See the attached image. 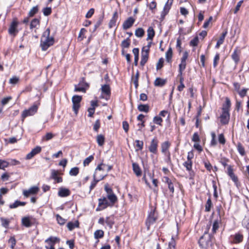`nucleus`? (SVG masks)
I'll use <instances>...</instances> for the list:
<instances>
[{
  "mask_svg": "<svg viewBox=\"0 0 249 249\" xmlns=\"http://www.w3.org/2000/svg\"><path fill=\"white\" fill-rule=\"evenodd\" d=\"M165 156L167 157L166 159L165 160V162L169 165L172 166L173 163L171 161L170 153H167Z\"/></svg>",
  "mask_w": 249,
  "mask_h": 249,
  "instance_id": "774afa93",
  "label": "nucleus"
},
{
  "mask_svg": "<svg viewBox=\"0 0 249 249\" xmlns=\"http://www.w3.org/2000/svg\"><path fill=\"white\" fill-rule=\"evenodd\" d=\"M145 48H146V47H143L142 48V55L140 64L142 66H143L147 62L149 56V52H148L147 51H144Z\"/></svg>",
  "mask_w": 249,
  "mask_h": 249,
  "instance_id": "dca6fc26",
  "label": "nucleus"
},
{
  "mask_svg": "<svg viewBox=\"0 0 249 249\" xmlns=\"http://www.w3.org/2000/svg\"><path fill=\"white\" fill-rule=\"evenodd\" d=\"M173 52L172 50L171 47H170L165 53V57L166 60L167 62L170 63L171 62V60L172 58Z\"/></svg>",
  "mask_w": 249,
  "mask_h": 249,
  "instance_id": "2f4dec72",
  "label": "nucleus"
},
{
  "mask_svg": "<svg viewBox=\"0 0 249 249\" xmlns=\"http://www.w3.org/2000/svg\"><path fill=\"white\" fill-rule=\"evenodd\" d=\"M183 165L186 168V169L188 172H190L192 170V161L186 160L183 163Z\"/></svg>",
  "mask_w": 249,
  "mask_h": 249,
  "instance_id": "4c0bfd02",
  "label": "nucleus"
},
{
  "mask_svg": "<svg viewBox=\"0 0 249 249\" xmlns=\"http://www.w3.org/2000/svg\"><path fill=\"white\" fill-rule=\"evenodd\" d=\"M18 22L16 19H14L11 23L10 27L8 29V33L10 35H12L14 36H16L18 31L17 29L18 26Z\"/></svg>",
  "mask_w": 249,
  "mask_h": 249,
  "instance_id": "0eeeda50",
  "label": "nucleus"
},
{
  "mask_svg": "<svg viewBox=\"0 0 249 249\" xmlns=\"http://www.w3.org/2000/svg\"><path fill=\"white\" fill-rule=\"evenodd\" d=\"M173 1H171V0H168L167 2L165 3L163 11L162 12L161 15L164 16L166 15L169 11L170 10L171 7L172 5Z\"/></svg>",
  "mask_w": 249,
  "mask_h": 249,
  "instance_id": "393cba45",
  "label": "nucleus"
},
{
  "mask_svg": "<svg viewBox=\"0 0 249 249\" xmlns=\"http://www.w3.org/2000/svg\"><path fill=\"white\" fill-rule=\"evenodd\" d=\"M213 206V204L211 201V199L210 197H209L205 204V211L207 212H209L211 211V209L212 207Z\"/></svg>",
  "mask_w": 249,
  "mask_h": 249,
  "instance_id": "a19ab883",
  "label": "nucleus"
},
{
  "mask_svg": "<svg viewBox=\"0 0 249 249\" xmlns=\"http://www.w3.org/2000/svg\"><path fill=\"white\" fill-rule=\"evenodd\" d=\"M166 83V80L160 78H157L154 81V85L156 87H162Z\"/></svg>",
  "mask_w": 249,
  "mask_h": 249,
  "instance_id": "c756f323",
  "label": "nucleus"
},
{
  "mask_svg": "<svg viewBox=\"0 0 249 249\" xmlns=\"http://www.w3.org/2000/svg\"><path fill=\"white\" fill-rule=\"evenodd\" d=\"M106 176H103L100 178H98L97 176H96V174H94L93 175V180L91 182L90 185L89 186V190L90 191L92 190L94 187L96 186L97 183L100 180L104 179V178Z\"/></svg>",
  "mask_w": 249,
  "mask_h": 249,
  "instance_id": "aec40b11",
  "label": "nucleus"
},
{
  "mask_svg": "<svg viewBox=\"0 0 249 249\" xmlns=\"http://www.w3.org/2000/svg\"><path fill=\"white\" fill-rule=\"evenodd\" d=\"M105 137L104 135L100 134L97 136V142L98 144L101 146H103L105 143Z\"/></svg>",
  "mask_w": 249,
  "mask_h": 249,
  "instance_id": "c9c22d12",
  "label": "nucleus"
},
{
  "mask_svg": "<svg viewBox=\"0 0 249 249\" xmlns=\"http://www.w3.org/2000/svg\"><path fill=\"white\" fill-rule=\"evenodd\" d=\"M186 66V62L181 61L180 64L179 65L178 72L179 75H182L183 71L185 69Z\"/></svg>",
  "mask_w": 249,
  "mask_h": 249,
  "instance_id": "37998d69",
  "label": "nucleus"
},
{
  "mask_svg": "<svg viewBox=\"0 0 249 249\" xmlns=\"http://www.w3.org/2000/svg\"><path fill=\"white\" fill-rule=\"evenodd\" d=\"M135 35L137 37H142L144 35V31L142 28H138L136 30Z\"/></svg>",
  "mask_w": 249,
  "mask_h": 249,
  "instance_id": "ea45409f",
  "label": "nucleus"
},
{
  "mask_svg": "<svg viewBox=\"0 0 249 249\" xmlns=\"http://www.w3.org/2000/svg\"><path fill=\"white\" fill-rule=\"evenodd\" d=\"M138 109L140 111L148 112L149 110V106L148 105L141 104L138 106Z\"/></svg>",
  "mask_w": 249,
  "mask_h": 249,
  "instance_id": "473e14b6",
  "label": "nucleus"
},
{
  "mask_svg": "<svg viewBox=\"0 0 249 249\" xmlns=\"http://www.w3.org/2000/svg\"><path fill=\"white\" fill-rule=\"evenodd\" d=\"M9 166L8 161L0 159V169L5 170V168Z\"/></svg>",
  "mask_w": 249,
  "mask_h": 249,
  "instance_id": "a18cd8bd",
  "label": "nucleus"
},
{
  "mask_svg": "<svg viewBox=\"0 0 249 249\" xmlns=\"http://www.w3.org/2000/svg\"><path fill=\"white\" fill-rule=\"evenodd\" d=\"M198 38L197 36H196L190 41V45L192 46H196L198 43Z\"/></svg>",
  "mask_w": 249,
  "mask_h": 249,
  "instance_id": "680f3d73",
  "label": "nucleus"
},
{
  "mask_svg": "<svg viewBox=\"0 0 249 249\" xmlns=\"http://www.w3.org/2000/svg\"><path fill=\"white\" fill-rule=\"evenodd\" d=\"M171 145V143L168 141H165L161 144V152L166 155V154L170 153L169 148Z\"/></svg>",
  "mask_w": 249,
  "mask_h": 249,
  "instance_id": "4be33fe9",
  "label": "nucleus"
},
{
  "mask_svg": "<svg viewBox=\"0 0 249 249\" xmlns=\"http://www.w3.org/2000/svg\"><path fill=\"white\" fill-rule=\"evenodd\" d=\"M153 121L154 124L161 126L163 120L160 116H156L154 117Z\"/></svg>",
  "mask_w": 249,
  "mask_h": 249,
  "instance_id": "49530a36",
  "label": "nucleus"
},
{
  "mask_svg": "<svg viewBox=\"0 0 249 249\" xmlns=\"http://www.w3.org/2000/svg\"><path fill=\"white\" fill-rule=\"evenodd\" d=\"M82 96L75 95L72 97V109L74 113L77 114L80 107V103L82 100Z\"/></svg>",
  "mask_w": 249,
  "mask_h": 249,
  "instance_id": "39448f33",
  "label": "nucleus"
},
{
  "mask_svg": "<svg viewBox=\"0 0 249 249\" xmlns=\"http://www.w3.org/2000/svg\"><path fill=\"white\" fill-rule=\"evenodd\" d=\"M89 87V85L83 79L78 85H75L74 91L75 92H86V89Z\"/></svg>",
  "mask_w": 249,
  "mask_h": 249,
  "instance_id": "9d476101",
  "label": "nucleus"
},
{
  "mask_svg": "<svg viewBox=\"0 0 249 249\" xmlns=\"http://www.w3.org/2000/svg\"><path fill=\"white\" fill-rule=\"evenodd\" d=\"M104 232L101 230H98L96 231L94 233V238L96 239L102 238L104 237Z\"/></svg>",
  "mask_w": 249,
  "mask_h": 249,
  "instance_id": "e433bc0d",
  "label": "nucleus"
},
{
  "mask_svg": "<svg viewBox=\"0 0 249 249\" xmlns=\"http://www.w3.org/2000/svg\"><path fill=\"white\" fill-rule=\"evenodd\" d=\"M176 241L174 238V237L172 236L171 241L169 242L167 249H176Z\"/></svg>",
  "mask_w": 249,
  "mask_h": 249,
  "instance_id": "8fccbe9b",
  "label": "nucleus"
},
{
  "mask_svg": "<svg viewBox=\"0 0 249 249\" xmlns=\"http://www.w3.org/2000/svg\"><path fill=\"white\" fill-rule=\"evenodd\" d=\"M135 142L136 143V146L138 148V149L142 150L143 148V142L142 141L136 140Z\"/></svg>",
  "mask_w": 249,
  "mask_h": 249,
  "instance_id": "e2e57ef3",
  "label": "nucleus"
},
{
  "mask_svg": "<svg viewBox=\"0 0 249 249\" xmlns=\"http://www.w3.org/2000/svg\"><path fill=\"white\" fill-rule=\"evenodd\" d=\"M39 188L37 186H32L28 190H24L23 191V195L26 197H28L30 195H36L39 192Z\"/></svg>",
  "mask_w": 249,
  "mask_h": 249,
  "instance_id": "9b49d317",
  "label": "nucleus"
},
{
  "mask_svg": "<svg viewBox=\"0 0 249 249\" xmlns=\"http://www.w3.org/2000/svg\"><path fill=\"white\" fill-rule=\"evenodd\" d=\"M231 102L228 97L225 98V102L222 105V111L229 112L231 107Z\"/></svg>",
  "mask_w": 249,
  "mask_h": 249,
  "instance_id": "5701e85b",
  "label": "nucleus"
},
{
  "mask_svg": "<svg viewBox=\"0 0 249 249\" xmlns=\"http://www.w3.org/2000/svg\"><path fill=\"white\" fill-rule=\"evenodd\" d=\"M0 220L1 223V225L5 228H8L10 223V220L8 219L5 218L4 217L0 218Z\"/></svg>",
  "mask_w": 249,
  "mask_h": 249,
  "instance_id": "58836bf2",
  "label": "nucleus"
},
{
  "mask_svg": "<svg viewBox=\"0 0 249 249\" xmlns=\"http://www.w3.org/2000/svg\"><path fill=\"white\" fill-rule=\"evenodd\" d=\"M227 32L223 33L219 39L217 40L216 44L215 45V48L218 49L220 46L223 44L224 40L225 39V36L227 35Z\"/></svg>",
  "mask_w": 249,
  "mask_h": 249,
  "instance_id": "7c9ffc66",
  "label": "nucleus"
},
{
  "mask_svg": "<svg viewBox=\"0 0 249 249\" xmlns=\"http://www.w3.org/2000/svg\"><path fill=\"white\" fill-rule=\"evenodd\" d=\"M130 45V41L129 37L127 38L126 39L124 40L121 43V46L123 48H127L129 47Z\"/></svg>",
  "mask_w": 249,
  "mask_h": 249,
  "instance_id": "09e8293b",
  "label": "nucleus"
},
{
  "mask_svg": "<svg viewBox=\"0 0 249 249\" xmlns=\"http://www.w3.org/2000/svg\"><path fill=\"white\" fill-rule=\"evenodd\" d=\"M58 171L55 170H52L51 178L54 179L55 181V183H60L63 181V179L61 177H58Z\"/></svg>",
  "mask_w": 249,
  "mask_h": 249,
  "instance_id": "412c9836",
  "label": "nucleus"
},
{
  "mask_svg": "<svg viewBox=\"0 0 249 249\" xmlns=\"http://www.w3.org/2000/svg\"><path fill=\"white\" fill-rule=\"evenodd\" d=\"M105 190L107 194V196L109 200H111V202L114 201V200H118L117 196L114 193L112 189L109 187L107 184L105 186Z\"/></svg>",
  "mask_w": 249,
  "mask_h": 249,
  "instance_id": "423d86ee",
  "label": "nucleus"
},
{
  "mask_svg": "<svg viewBox=\"0 0 249 249\" xmlns=\"http://www.w3.org/2000/svg\"><path fill=\"white\" fill-rule=\"evenodd\" d=\"M164 60L163 58L161 57L159 59L157 65H156V69L157 71L161 69L163 66Z\"/></svg>",
  "mask_w": 249,
  "mask_h": 249,
  "instance_id": "864d4df0",
  "label": "nucleus"
},
{
  "mask_svg": "<svg viewBox=\"0 0 249 249\" xmlns=\"http://www.w3.org/2000/svg\"><path fill=\"white\" fill-rule=\"evenodd\" d=\"M157 219L158 213L155 209H151L148 213L145 222L147 230H149L150 226L155 223Z\"/></svg>",
  "mask_w": 249,
  "mask_h": 249,
  "instance_id": "7ed1b4c3",
  "label": "nucleus"
},
{
  "mask_svg": "<svg viewBox=\"0 0 249 249\" xmlns=\"http://www.w3.org/2000/svg\"><path fill=\"white\" fill-rule=\"evenodd\" d=\"M25 202H21L19 200H16L13 203L9 205V208L11 209H15L19 206H24L26 205Z\"/></svg>",
  "mask_w": 249,
  "mask_h": 249,
  "instance_id": "cd10ccee",
  "label": "nucleus"
},
{
  "mask_svg": "<svg viewBox=\"0 0 249 249\" xmlns=\"http://www.w3.org/2000/svg\"><path fill=\"white\" fill-rule=\"evenodd\" d=\"M60 240V239L57 237L50 236L45 240V242L48 244V245L45 246L46 249H55V244L59 243Z\"/></svg>",
  "mask_w": 249,
  "mask_h": 249,
  "instance_id": "20e7f679",
  "label": "nucleus"
},
{
  "mask_svg": "<svg viewBox=\"0 0 249 249\" xmlns=\"http://www.w3.org/2000/svg\"><path fill=\"white\" fill-rule=\"evenodd\" d=\"M133 171L137 177H140L142 175V170L138 163H132Z\"/></svg>",
  "mask_w": 249,
  "mask_h": 249,
  "instance_id": "bb28decb",
  "label": "nucleus"
},
{
  "mask_svg": "<svg viewBox=\"0 0 249 249\" xmlns=\"http://www.w3.org/2000/svg\"><path fill=\"white\" fill-rule=\"evenodd\" d=\"M139 77V72L138 71H137L135 75V77L133 80V83L135 85V87L136 89H137L139 86V84H138Z\"/></svg>",
  "mask_w": 249,
  "mask_h": 249,
  "instance_id": "bf43d9fd",
  "label": "nucleus"
},
{
  "mask_svg": "<svg viewBox=\"0 0 249 249\" xmlns=\"http://www.w3.org/2000/svg\"><path fill=\"white\" fill-rule=\"evenodd\" d=\"M101 89L102 93L106 95L107 97L105 98L106 100H107L111 94L110 88L109 85L105 84L102 85Z\"/></svg>",
  "mask_w": 249,
  "mask_h": 249,
  "instance_id": "6ab92c4d",
  "label": "nucleus"
},
{
  "mask_svg": "<svg viewBox=\"0 0 249 249\" xmlns=\"http://www.w3.org/2000/svg\"><path fill=\"white\" fill-rule=\"evenodd\" d=\"M237 150L240 154L243 156L245 155V151L244 147L242 146L241 143H238L237 144Z\"/></svg>",
  "mask_w": 249,
  "mask_h": 249,
  "instance_id": "603ef678",
  "label": "nucleus"
},
{
  "mask_svg": "<svg viewBox=\"0 0 249 249\" xmlns=\"http://www.w3.org/2000/svg\"><path fill=\"white\" fill-rule=\"evenodd\" d=\"M71 192L67 188H60L58 195L60 197H66L70 195Z\"/></svg>",
  "mask_w": 249,
  "mask_h": 249,
  "instance_id": "b1692460",
  "label": "nucleus"
},
{
  "mask_svg": "<svg viewBox=\"0 0 249 249\" xmlns=\"http://www.w3.org/2000/svg\"><path fill=\"white\" fill-rule=\"evenodd\" d=\"M100 127V120H97L94 124H93V130L95 132H98L99 129Z\"/></svg>",
  "mask_w": 249,
  "mask_h": 249,
  "instance_id": "13d9d810",
  "label": "nucleus"
},
{
  "mask_svg": "<svg viewBox=\"0 0 249 249\" xmlns=\"http://www.w3.org/2000/svg\"><path fill=\"white\" fill-rule=\"evenodd\" d=\"M218 214L219 218L215 219L213 224V228L212 230L213 234H215L217 232V231L219 228V225L221 223V218L219 213Z\"/></svg>",
  "mask_w": 249,
  "mask_h": 249,
  "instance_id": "f3484780",
  "label": "nucleus"
},
{
  "mask_svg": "<svg viewBox=\"0 0 249 249\" xmlns=\"http://www.w3.org/2000/svg\"><path fill=\"white\" fill-rule=\"evenodd\" d=\"M167 184L168 185V187L170 190V193H171V196H173L174 193V187L173 183L171 181H169V182L167 183Z\"/></svg>",
  "mask_w": 249,
  "mask_h": 249,
  "instance_id": "69168bd1",
  "label": "nucleus"
},
{
  "mask_svg": "<svg viewBox=\"0 0 249 249\" xmlns=\"http://www.w3.org/2000/svg\"><path fill=\"white\" fill-rule=\"evenodd\" d=\"M231 237L233 239L231 243L235 244L241 243L243 241L244 238L243 234L240 232L235 233L234 235H231Z\"/></svg>",
  "mask_w": 249,
  "mask_h": 249,
  "instance_id": "4468645a",
  "label": "nucleus"
},
{
  "mask_svg": "<svg viewBox=\"0 0 249 249\" xmlns=\"http://www.w3.org/2000/svg\"><path fill=\"white\" fill-rule=\"evenodd\" d=\"M231 180L234 182L235 185L237 187H239L240 186V182L238 181V178L234 174L232 176L230 177Z\"/></svg>",
  "mask_w": 249,
  "mask_h": 249,
  "instance_id": "5fc2aeb1",
  "label": "nucleus"
},
{
  "mask_svg": "<svg viewBox=\"0 0 249 249\" xmlns=\"http://www.w3.org/2000/svg\"><path fill=\"white\" fill-rule=\"evenodd\" d=\"M159 141L156 137L154 138L151 141L148 147L149 151L154 154H157L158 152V147Z\"/></svg>",
  "mask_w": 249,
  "mask_h": 249,
  "instance_id": "6e6552de",
  "label": "nucleus"
},
{
  "mask_svg": "<svg viewBox=\"0 0 249 249\" xmlns=\"http://www.w3.org/2000/svg\"><path fill=\"white\" fill-rule=\"evenodd\" d=\"M43 13L44 16H48L52 13V8L51 7H46L43 9Z\"/></svg>",
  "mask_w": 249,
  "mask_h": 249,
  "instance_id": "0e129e2a",
  "label": "nucleus"
},
{
  "mask_svg": "<svg viewBox=\"0 0 249 249\" xmlns=\"http://www.w3.org/2000/svg\"><path fill=\"white\" fill-rule=\"evenodd\" d=\"M135 19L130 17L125 20L123 24V28L124 30H127L130 28L134 24Z\"/></svg>",
  "mask_w": 249,
  "mask_h": 249,
  "instance_id": "a211bd4d",
  "label": "nucleus"
},
{
  "mask_svg": "<svg viewBox=\"0 0 249 249\" xmlns=\"http://www.w3.org/2000/svg\"><path fill=\"white\" fill-rule=\"evenodd\" d=\"M40 21L37 18L33 19L30 23V29H33V28H37V26H39Z\"/></svg>",
  "mask_w": 249,
  "mask_h": 249,
  "instance_id": "f704fd0d",
  "label": "nucleus"
},
{
  "mask_svg": "<svg viewBox=\"0 0 249 249\" xmlns=\"http://www.w3.org/2000/svg\"><path fill=\"white\" fill-rule=\"evenodd\" d=\"M79 172V168L77 167H75L73 168H72L69 174L71 176H77Z\"/></svg>",
  "mask_w": 249,
  "mask_h": 249,
  "instance_id": "de8ad7c7",
  "label": "nucleus"
},
{
  "mask_svg": "<svg viewBox=\"0 0 249 249\" xmlns=\"http://www.w3.org/2000/svg\"><path fill=\"white\" fill-rule=\"evenodd\" d=\"M38 7L37 6L33 7L29 11L28 16L29 17H33L38 12Z\"/></svg>",
  "mask_w": 249,
  "mask_h": 249,
  "instance_id": "c03bdc74",
  "label": "nucleus"
},
{
  "mask_svg": "<svg viewBox=\"0 0 249 249\" xmlns=\"http://www.w3.org/2000/svg\"><path fill=\"white\" fill-rule=\"evenodd\" d=\"M94 159V157L92 155H90L89 157H87L85 159V160L83 161V165L84 166H86L89 165V164Z\"/></svg>",
  "mask_w": 249,
  "mask_h": 249,
  "instance_id": "3c124183",
  "label": "nucleus"
},
{
  "mask_svg": "<svg viewBox=\"0 0 249 249\" xmlns=\"http://www.w3.org/2000/svg\"><path fill=\"white\" fill-rule=\"evenodd\" d=\"M41 151V147L39 146H37L32 151L29 153L26 156V160H30L33 158L35 155L39 154Z\"/></svg>",
  "mask_w": 249,
  "mask_h": 249,
  "instance_id": "2eb2a0df",
  "label": "nucleus"
},
{
  "mask_svg": "<svg viewBox=\"0 0 249 249\" xmlns=\"http://www.w3.org/2000/svg\"><path fill=\"white\" fill-rule=\"evenodd\" d=\"M230 114L229 112L222 111L220 115V122L222 124H227L230 120Z\"/></svg>",
  "mask_w": 249,
  "mask_h": 249,
  "instance_id": "f8f14e48",
  "label": "nucleus"
},
{
  "mask_svg": "<svg viewBox=\"0 0 249 249\" xmlns=\"http://www.w3.org/2000/svg\"><path fill=\"white\" fill-rule=\"evenodd\" d=\"M57 221L60 225H64L66 222V220L62 218L60 215L57 214L56 215Z\"/></svg>",
  "mask_w": 249,
  "mask_h": 249,
  "instance_id": "6e6d98bb",
  "label": "nucleus"
},
{
  "mask_svg": "<svg viewBox=\"0 0 249 249\" xmlns=\"http://www.w3.org/2000/svg\"><path fill=\"white\" fill-rule=\"evenodd\" d=\"M118 18V13L117 11H115L113 15V16L110 19L109 24L108 27L109 28H112L116 25V23Z\"/></svg>",
  "mask_w": 249,
  "mask_h": 249,
  "instance_id": "a878e982",
  "label": "nucleus"
},
{
  "mask_svg": "<svg viewBox=\"0 0 249 249\" xmlns=\"http://www.w3.org/2000/svg\"><path fill=\"white\" fill-rule=\"evenodd\" d=\"M79 226V223L78 220H76L74 222H68L67 227L70 231H72L75 228H78Z\"/></svg>",
  "mask_w": 249,
  "mask_h": 249,
  "instance_id": "c85d7f7f",
  "label": "nucleus"
},
{
  "mask_svg": "<svg viewBox=\"0 0 249 249\" xmlns=\"http://www.w3.org/2000/svg\"><path fill=\"white\" fill-rule=\"evenodd\" d=\"M34 220V218L30 216H25L22 217L21 219L22 225L27 228L31 227L33 224V221Z\"/></svg>",
  "mask_w": 249,
  "mask_h": 249,
  "instance_id": "ddd939ff",
  "label": "nucleus"
},
{
  "mask_svg": "<svg viewBox=\"0 0 249 249\" xmlns=\"http://www.w3.org/2000/svg\"><path fill=\"white\" fill-rule=\"evenodd\" d=\"M37 108L36 105H33L28 109L24 110L22 113V118L24 119L28 116L33 115L37 112Z\"/></svg>",
  "mask_w": 249,
  "mask_h": 249,
  "instance_id": "1a4fd4ad",
  "label": "nucleus"
},
{
  "mask_svg": "<svg viewBox=\"0 0 249 249\" xmlns=\"http://www.w3.org/2000/svg\"><path fill=\"white\" fill-rule=\"evenodd\" d=\"M232 59L235 61V63H237L239 61V57L237 53L236 50H235L231 55Z\"/></svg>",
  "mask_w": 249,
  "mask_h": 249,
  "instance_id": "052dcab7",
  "label": "nucleus"
},
{
  "mask_svg": "<svg viewBox=\"0 0 249 249\" xmlns=\"http://www.w3.org/2000/svg\"><path fill=\"white\" fill-rule=\"evenodd\" d=\"M50 30L48 28L43 33L41 38L40 46L43 51H46L54 43V38L50 36Z\"/></svg>",
  "mask_w": 249,
  "mask_h": 249,
  "instance_id": "f257e3e1",
  "label": "nucleus"
},
{
  "mask_svg": "<svg viewBox=\"0 0 249 249\" xmlns=\"http://www.w3.org/2000/svg\"><path fill=\"white\" fill-rule=\"evenodd\" d=\"M106 223L108 226H109L110 228H112L113 225L114 224L113 218L111 216L107 217L106 219Z\"/></svg>",
  "mask_w": 249,
  "mask_h": 249,
  "instance_id": "79ce46f5",
  "label": "nucleus"
},
{
  "mask_svg": "<svg viewBox=\"0 0 249 249\" xmlns=\"http://www.w3.org/2000/svg\"><path fill=\"white\" fill-rule=\"evenodd\" d=\"M8 243L10 244V247L12 249H14L15 246L16 244V240L15 237H11L8 240Z\"/></svg>",
  "mask_w": 249,
  "mask_h": 249,
  "instance_id": "4d7b16f0",
  "label": "nucleus"
},
{
  "mask_svg": "<svg viewBox=\"0 0 249 249\" xmlns=\"http://www.w3.org/2000/svg\"><path fill=\"white\" fill-rule=\"evenodd\" d=\"M116 200L111 202V200H109L107 196H103L101 198L98 199V205L96 209V211H102L108 207H112L114 205L115 203L117 202Z\"/></svg>",
  "mask_w": 249,
  "mask_h": 249,
  "instance_id": "f03ea898",
  "label": "nucleus"
},
{
  "mask_svg": "<svg viewBox=\"0 0 249 249\" xmlns=\"http://www.w3.org/2000/svg\"><path fill=\"white\" fill-rule=\"evenodd\" d=\"M155 36V31L152 27H149L147 30V40L152 39Z\"/></svg>",
  "mask_w": 249,
  "mask_h": 249,
  "instance_id": "72a5a7b5",
  "label": "nucleus"
},
{
  "mask_svg": "<svg viewBox=\"0 0 249 249\" xmlns=\"http://www.w3.org/2000/svg\"><path fill=\"white\" fill-rule=\"evenodd\" d=\"M218 142L222 144H224L225 143L226 140L223 134H220L218 135Z\"/></svg>",
  "mask_w": 249,
  "mask_h": 249,
  "instance_id": "338daca9",
  "label": "nucleus"
}]
</instances>
